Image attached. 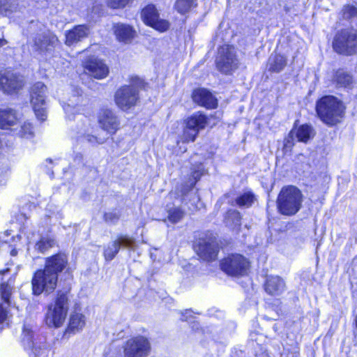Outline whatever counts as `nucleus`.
<instances>
[{"instance_id":"nucleus-1","label":"nucleus","mask_w":357,"mask_h":357,"mask_svg":"<svg viewBox=\"0 0 357 357\" xmlns=\"http://www.w3.org/2000/svg\"><path fill=\"white\" fill-rule=\"evenodd\" d=\"M344 109L343 103L332 96L322 97L317 101L316 105L319 117L328 126H333L340 122Z\"/></svg>"},{"instance_id":"nucleus-2","label":"nucleus","mask_w":357,"mask_h":357,"mask_svg":"<svg viewBox=\"0 0 357 357\" xmlns=\"http://www.w3.org/2000/svg\"><path fill=\"white\" fill-rule=\"evenodd\" d=\"M303 195L296 187L288 185L280 190L278 199V211L284 215H295L301 208Z\"/></svg>"},{"instance_id":"nucleus-3","label":"nucleus","mask_w":357,"mask_h":357,"mask_svg":"<svg viewBox=\"0 0 357 357\" xmlns=\"http://www.w3.org/2000/svg\"><path fill=\"white\" fill-rule=\"evenodd\" d=\"M69 308V299L66 293L59 292L56 298L47 307L45 323L50 327H60L66 320Z\"/></svg>"},{"instance_id":"nucleus-4","label":"nucleus","mask_w":357,"mask_h":357,"mask_svg":"<svg viewBox=\"0 0 357 357\" xmlns=\"http://www.w3.org/2000/svg\"><path fill=\"white\" fill-rule=\"evenodd\" d=\"M333 50L340 54L346 56L357 53V29L346 28L338 31L333 41Z\"/></svg>"},{"instance_id":"nucleus-5","label":"nucleus","mask_w":357,"mask_h":357,"mask_svg":"<svg viewBox=\"0 0 357 357\" xmlns=\"http://www.w3.org/2000/svg\"><path fill=\"white\" fill-rule=\"evenodd\" d=\"M57 280L55 273H52L45 268L37 271L31 280L33 294L39 296L43 292H52L56 287Z\"/></svg>"},{"instance_id":"nucleus-6","label":"nucleus","mask_w":357,"mask_h":357,"mask_svg":"<svg viewBox=\"0 0 357 357\" xmlns=\"http://www.w3.org/2000/svg\"><path fill=\"white\" fill-rule=\"evenodd\" d=\"M216 66L220 71L225 74L230 73L238 68V59L233 46L224 45L219 48Z\"/></svg>"},{"instance_id":"nucleus-7","label":"nucleus","mask_w":357,"mask_h":357,"mask_svg":"<svg viewBox=\"0 0 357 357\" xmlns=\"http://www.w3.org/2000/svg\"><path fill=\"white\" fill-rule=\"evenodd\" d=\"M221 269L231 276H242L247 273L249 261L241 255H231L224 259L220 264Z\"/></svg>"},{"instance_id":"nucleus-8","label":"nucleus","mask_w":357,"mask_h":357,"mask_svg":"<svg viewBox=\"0 0 357 357\" xmlns=\"http://www.w3.org/2000/svg\"><path fill=\"white\" fill-rule=\"evenodd\" d=\"M194 248L197 254L204 260L212 261L216 259L218 247L215 237L212 234H205L199 237Z\"/></svg>"},{"instance_id":"nucleus-9","label":"nucleus","mask_w":357,"mask_h":357,"mask_svg":"<svg viewBox=\"0 0 357 357\" xmlns=\"http://www.w3.org/2000/svg\"><path fill=\"white\" fill-rule=\"evenodd\" d=\"M139 90L133 85H125L119 89L114 96L116 105L123 111L134 107L139 99Z\"/></svg>"},{"instance_id":"nucleus-10","label":"nucleus","mask_w":357,"mask_h":357,"mask_svg":"<svg viewBox=\"0 0 357 357\" xmlns=\"http://www.w3.org/2000/svg\"><path fill=\"white\" fill-rule=\"evenodd\" d=\"M208 123L206 115L197 112L193 114L185 120L183 139L185 142H194L199 132L204 129Z\"/></svg>"},{"instance_id":"nucleus-11","label":"nucleus","mask_w":357,"mask_h":357,"mask_svg":"<svg viewBox=\"0 0 357 357\" xmlns=\"http://www.w3.org/2000/svg\"><path fill=\"white\" fill-rule=\"evenodd\" d=\"M46 86L42 82L36 83L31 88V102L36 117L40 121H45L47 116L45 109Z\"/></svg>"},{"instance_id":"nucleus-12","label":"nucleus","mask_w":357,"mask_h":357,"mask_svg":"<svg viewBox=\"0 0 357 357\" xmlns=\"http://www.w3.org/2000/svg\"><path fill=\"white\" fill-rule=\"evenodd\" d=\"M58 43V38L53 33L46 31L37 33L29 41V45L33 52L43 53L51 51Z\"/></svg>"},{"instance_id":"nucleus-13","label":"nucleus","mask_w":357,"mask_h":357,"mask_svg":"<svg viewBox=\"0 0 357 357\" xmlns=\"http://www.w3.org/2000/svg\"><path fill=\"white\" fill-rule=\"evenodd\" d=\"M149 340L142 336L128 340L124 346L126 357H146L150 351Z\"/></svg>"},{"instance_id":"nucleus-14","label":"nucleus","mask_w":357,"mask_h":357,"mask_svg":"<svg viewBox=\"0 0 357 357\" xmlns=\"http://www.w3.org/2000/svg\"><path fill=\"white\" fill-rule=\"evenodd\" d=\"M22 342L26 349L31 350L33 357H47L48 349L44 342H35L33 340V332L29 325L24 324L22 329Z\"/></svg>"},{"instance_id":"nucleus-15","label":"nucleus","mask_w":357,"mask_h":357,"mask_svg":"<svg viewBox=\"0 0 357 357\" xmlns=\"http://www.w3.org/2000/svg\"><path fill=\"white\" fill-rule=\"evenodd\" d=\"M142 18L144 22L160 32L166 31L169 27V23L159 17L158 12L153 5H148L142 11Z\"/></svg>"},{"instance_id":"nucleus-16","label":"nucleus","mask_w":357,"mask_h":357,"mask_svg":"<svg viewBox=\"0 0 357 357\" xmlns=\"http://www.w3.org/2000/svg\"><path fill=\"white\" fill-rule=\"evenodd\" d=\"M98 123L101 129L109 135L115 134L120 128L119 116L109 109H102L98 112Z\"/></svg>"},{"instance_id":"nucleus-17","label":"nucleus","mask_w":357,"mask_h":357,"mask_svg":"<svg viewBox=\"0 0 357 357\" xmlns=\"http://www.w3.org/2000/svg\"><path fill=\"white\" fill-rule=\"evenodd\" d=\"M24 86L23 78L14 73L7 71L0 74V90L4 93L13 94L17 93Z\"/></svg>"},{"instance_id":"nucleus-18","label":"nucleus","mask_w":357,"mask_h":357,"mask_svg":"<svg viewBox=\"0 0 357 357\" xmlns=\"http://www.w3.org/2000/svg\"><path fill=\"white\" fill-rule=\"evenodd\" d=\"M314 135V132L311 126L303 124L298 127H294L284 139V147L291 148L295 140L307 143Z\"/></svg>"},{"instance_id":"nucleus-19","label":"nucleus","mask_w":357,"mask_h":357,"mask_svg":"<svg viewBox=\"0 0 357 357\" xmlns=\"http://www.w3.org/2000/svg\"><path fill=\"white\" fill-rule=\"evenodd\" d=\"M84 68L87 74L98 79H104L109 73V68L106 64L94 56L84 61Z\"/></svg>"},{"instance_id":"nucleus-20","label":"nucleus","mask_w":357,"mask_h":357,"mask_svg":"<svg viewBox=\"0 0 357 357\" xmlns=\"http://www.w3.org/2000/svg\"><path fill=\"white\" fill-rule=\"evenodd\" d=\"M135 241L132 238L126 236H122L116 241L109 243L104 250V257L107 261L112 260L119 252L120 247L132 248Z\"/></svg>"},{"instance_id":"nucleus-21","label":"nucleus","mask_w":357,"mask_h":357,"mask_svg":"<svg viewBox=\"0 0 357 357\" xmlns=\"http://www.w3.org/2000/svg\"><path fill=\"white\" fill-rule=\"evenodd\" d=\"M83 100L81 91L79 89L73 90L72 94L66 99V102L63 105L64 112L68 119L74 118L75 114L80 110L79 106Z\"/></svg>"},{"instance_id":"nucleus-22","label":"nucleus","mask_w":357,"mask_h":357,"mask_svg":"<svg viewBox=\"0 0 357 357\" xmlns=\"http://www.w3.org/2000/svg\"><path fill=\"white\" fill-rule=\"evenodd\" d=\"M68 264V257L62 253L56 254L45 259V268L55 273L58 278L59 273L62 272Z\"/></svg>"},{"instance_id":"nucleus-23","label":"nucleus","mask_w":357,"mask_h":357,"mask_svg":"<svg viewBox=\"0 0 357 357\" xmlns=\"http://www.w3.org/2000/svg\"><path fill=\"white\" fill-rule=\"evenodd\" d=\"M192 99L195 102L208 109L215 108L218 105L217 99L205 89L195 90L192 93Z\"/></svg>"},{"instance_id":"nucleus-24","label":"nucleus","mask_w":357,"mask_h":357,"mask_svg":"<svg viewBox=\"0 0 357 357\" xmlns=\"http://www.w3.org/2000/svg\"><path fill=\"white\" fill-rule=\"evenodd\" d=\"M89 33V28L86 25H77L66 34V44L68 46L81 41Z\"/></svg>"},{"instance_id":"nucleus-25","label":"nucleus","mask_w":357,"mask_h":357,"mask_svg":"<svg viewBox=\"0 0 357 357\" xmlns=\"http://www.w3.org/2000/svg\"><path fill=\"white\" fill-rule=\"evenodd\" d=\"M80 122L81 125L77 128V133L81 136H83L89 143L95 146L98 144H102L105 142V138L104 137L95 136L88 133L89 130V123L88 119L85 116H81Z\"/></svg>"},{"instance_id":"nucleus-26","label":"nucleus","mask_w":357,"mask_h":357,"mask_svg":"<svg viewBox=\"0 0 357 357\" xmlns=\"http://www.w3.org/2000/svg\"><path fill=\"white\" fill-rule=\"evenodd\" d=\"M18 121L19 118L15 110L11 108L0 109V128L9 129Z\"/></svg>"},{"instance_id":"nucleus-27","label":"nucleus","mask_w":357,"mask_h":357,"mask_svg":"<svg viewBox=\"0 0 357 357\" xmlns=\"http://www.w3.org/2000/svg\"><path fill=\"white\" fill-rule=\"evenodd\" d=\"M265 290L270 295H279L285 290V283L278 276H268L265 283Z\"/></svg>"},{"instance_id":"nucleus-28","label":"nucleus","mask_w":357,"mask_h":357,"mask_svg":"<svg viewBox=\"0 0 357 357\" xmlns=\"http://www.w3.org/2000/svg\"><path fill=\"white\" fill-rule=\"evenodd\" d=\"M114 31L116 38L125 43H130L135 34L133 28L125 24H116L114 25Z\"/></svg>"},{"instance_id":"nucleus-29","label":"nucleus","mask_w":357,"mask_h":357,"mask_svg":"<svg viewBox=\"0 0 357 357\" xmlns=\"http://www.w3.org/2000/svg\"><path fill=\"white\" fill-rule=\"evenodd\" d=\"M333 80L338 88L351 89L353 86L352 76L343 70L336 71Z\"/></svg>"},{"instance_id":"nucleus-30","label":"nucleus","mask_w":357,"mask_h":357,"mask_svg":"<svg viewBox=\"0 0 357 357\" xmlns=\"http://www.w3.org/2000/svg\"><path fill=\"white\" fill-rule=\"evenodd\" d=\"M15 280L10 278L6 282L0 284V296L7 304H10V298L13 292Z\"/></svg>"},{"instance_id":"nucleus-31","label":"nucleus","mask_w":357,"mask_h":357,"mask_svg":"<svg viewBox=\"0 0 357 357\" xmlns=\"http://www.w3.org/2000/svg\"><path fill=\"white\" fill-rule=\"evenodd\" d=\"M287 65V59L280 54L271 55L268 59V70L279 73Z\"/></svg>"},{"instance_id":"nucleus-32","label":"nucleus","mask_w":357,"mask_h":357,"mask_svg":"<svg viewBox=\"0 0 357 357\" xmlns=\"http://www.w3.org/2000/svg\"><path fill=\"white\" fill-rule=\"evenodd\" d=\"M86 324L84 315L75 312L71 314L69 321L68 330L76 333L83 329Z\"/></svg>"},{"instance_id":"nucleus-33","label":"nucleus","mask_w":357,"mask_h":357,"mask_svg":"<svg viewBox=\"0 0 357 357\" xmlns=\"http://www.w3.org/2000/svg\"><path fill=\"white\" fill-rule=\"evenodd\" d=\"M241 215L236 210H229L225 218V222L227 227L231 229H238L241 226Z\"/></svg>"},{"instance_id":"nucleus-34","label":"nucleus","mask_w":357,"mask_h":357,"mask_svg":"<svg viewBox=\"0 0 357 357\" xmlns=\"http://www.w3.org/2000/svg\"><path fill=\"white\" fill-rule=\"evenodd\" d=\"M256 201L255 195L250 191L245 192L238 196L236 199V204L239 207H250Z\"/></svg>"},{"instance_id":"nucleus-35","label":"nucleus","mask_w":357,"mask_h":357,"mask_svg":"<svg viewBox=\"0 0 357 357\" xmlns=\"http://www.w3.org/2000/svg\"><path fill=\"white\" fill-rule=\"evenodd\" d=\"M55 245V241L51 237H41L35 244L34 248L40 253H44Z\"/></svg>"},{"instance_id":"nucleus-36","label":"nucleus","mask_w":357,"mask_h":357,"mask_svg":"<svg viewBox=\"0 0 357 357\" xmlns=\"http://www.w3.org/2000/svg\"><path fill=\"white\" fill-rule=\"evenodd\" d=\"M196 6L195 0H176L174 7L181 14L188 12L192 7Z\"/></svg>"},{"instance_id":"nucleus-37","label":"nucleus","mask_w":357,"mask_h":357,"mask_svg":"<svg viewBox=\"0 0 357 357\" xmlns=\"http://www.w3.org/2000/svg\"><path fill=\"white\" fill-rule=\"evenodd\" d=\"M20 137L31 138L33 136V128L29 122H24L20 127V130L17 133Z\"/></svg>"},{"instance_id":"nucleus-38","label":"nucleus","mask_w":357,"mask_h":357,"mask_svg":"<svg viewBox=\"0 0 357 357\" xmlns=\"http://www.w3.org/2000/svg\"><path fill=\"white\" fill-rule=\"evenodd\" d=\"M342 15L344 19L351 20L357 16V6L355 5H346L342 8Z\"/></svg>"},{"instance_id":"nucleus-39","label":"nucleus","mask_w":357,"mask_h":357,"mask_svg":"<svg viewBox=\"0 0 357 357\" xmlns=\"http://www.w3.org/2000/svg\"><path fill=\"white\" fill-rule=\"evenodd\" d=\"M184 214V212L179 208H174L169 211L168 219L172 223H176L183 219Z\"/></svg>"},{"instance_id":"nucleus-40","label":"nucleus","mask_w":357,"mask_h":357,"mask_svg":"<svg viewBox=\"0 0 357 357\" xmlns=\"http://www.w3.org/2000/svg\"><path fill=\"white\" fill-rule=\"evenodd\" d=\"M133 0H107V6L113 9L123 8Z\"/></svg>"},{"instance_id":"nucleus-41","label":"nucleus","mask_w":357,"mask_h":357,"mask_svg":"<svg viewBox=\"0 0 357 357\" xmlns=\"http://www.w3.org/2000/svg\"><path fill=\"white\" fill-rule=\"evenodd\" d=\"M15 8L8 3V0H0V14L7 15L13 12Z\"/></svg>"},{"instance_id":"nucleus-42","label":"nucleus","mask_w":357,"mask_h":357,"mask_svg":"<svg viewBox=\"0 0 357 357\" xmlns=\"http://www.w3.org/2000/svg\"><path fill=\"white\" fill-rule=\"evenodd\" d=\"M105 220L110 224L116 223L119 219V215L115 212L106 213L104 215Z\"/></svg>"},{"instance_id":"nucleus-43","label":"nucleus","mask_w":357,"mask_h":357,"mask_svg":"<svg viewBox=\"0 0 357 357\" xmlns=\"http://www.w3.org/2000/svg\"><path fill=\"white\" fill-rule=\"evenodd\" d=\"M7 318L6 310L0 304V324H2Z\"/></svg>"},{"instance_id":"nucleus-44","label":"nucleus","mask_w":357,"mask_h":357,"mask_svg":"<svg viewBox=\"0 0 357 357\" xmlns=\"http://www.w3.org/2000/svg\"><path fill=\"white\" fill-rule=\"evenodd\" d=\"M190 311H186V312H185V314H182V318H181V319H182L183 321H188L187 314H190Z\"/></svg>"},{"instance_id":"nucleus-45","label":"nucleus","mask_w":357,"mask_h":357,"mask_svg":"<svg viewBox=\"0 0 357 357\" xmlns=\"http://www.w3.org/2000/svg\"><path fill=\"white\" fill-rule=\"evenodd\" d=\"M6 43H7V41L6 40L0 38V47L3 46Z\"/></svg>"},{"instance_id":"nucleus-46","label":"nucleus","mask_w":357,"mask_h":357,"mask_svg":"<svg viewBox=\"0 0 357 357\" xmlns=\"http://www.w3.org/2000/svg\"><path fill=\"white\" fill-rule=\"evenodd\" d=\"M17 250H15V249H13V250L10 251V255H11L12 256H16V255H17Z\"/></svg>"},{"instance_id":"nucleus-47","label":"nucleus","mask_w":357,"mask_h":357,"mask_svg":"<svg viewBox=\"0 0 357 357\" xmlns=\"http://www.w3.org/2000/svg\"><path fill=\"white\" fill-rule=\"evenodd\" d=\"M8 271H9L8 268H6V269H5L3 271H0V274H1V273L4 274L5 273L8 272Z\"/></svg>"},{"instance_id":"nucleus-48","label":"nucleus","mask_w":357,"mask_h":357,"mask_svg":"<svg viewBox=\"0 0 357 357\" xmlns=\"http://www.w3.org/2000/svg\"><path fill=\"white\" fill-rule=\"evenodd\" d=\"M5 234H6V236H8V235H10V234L8 231H6Z\"/></svg>"},{"instance_id":"nucleus-49","label":"nucleus","mask_w":357,"mask_h":357,"mask_svg":"<svg viewBox=\"0 0 357 357\" xmlns=\"http://www.w3.org/2000/svg\"><path fill=\"white\" fill-rule=\"evenodd\" d=\"M77 158L81 159L82 158V155H79V156H77Z\"/></svg>"},{"instance_id":"nucleus-50","label":"nucleus","mask_w":357,"mask_h":357,"mask_svg":"<svg viewBox=\"0 0 357 357\" xmlns=\"http://www.w3.org/2000/svg\"><path fill=\"white\" fill-rule=\"evenodd\" d=\"M184 193L185 192L182 190L181 196H183Z\"/></svg>"},{"instance_id":"nucleus-51","label":"nucleus","mask_w":357,"mask_h":357,"mask_svg":"<svg viewBox=\"0 0 357 357\" xmlns=\"http://www.w3.org/2000/svg\"><path fill=\"white\" fill-rule=\"evenodd\" d=\"M173 195H174V193H173V192H171V193H170V195H171V196H173Z\"/></svg>"},{"instance_id":"nucleus-52","label":"nucleus","mask_w":357,"mask_h":357,"mask_svg":"<svg viewBox=\"0 0 357 357\" xmlns=\"http://www.w3.org/2000/svg\"><path fill=\"white\" fill-rule=\"evenodd\" d=\"M16 238H17V239H20V236H16Z\"/></svg>"}]
</instances>
